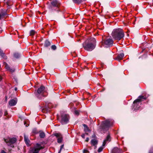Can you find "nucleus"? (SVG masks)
Segmentation results:
<instances>
[{"mask_svg":"<svg viewBox=\"0 0 153 153\" xmlns=\"http://www.w3.org/2000/svg\"><path fill=\"white\" fill-rule=\"evenodd\" d=\"M95 39L93 38L88 39L83 44V46L86 51H91L95 48Z\"/></svg>","mask_w":153,"mask_h":153,"instance_id":"1","label":"nucleus"},{"mask_svg":"<svg viewBox=\"0 0 153 153\" xmlns=\"http://www.w3.org/2000/svg\"><path fill=\"white\" fill-rule=\"evenodd\" d=\"M111 35L115 40L118 41L123 38L124 34L122 29L118 28L114 29L112 32Z\"/></svg>","mask_w":153,"mask_h":153,"instance_id":"2","label":"nucleus"},{"mask_svg":"<svg viewBox=\"0 0 153 153\" xmlns=\"http://www.w3.org/2000/svg\"><path fill=\"white\" fill-rule=\"evenodd\" d=\"M112 125V122L109 120L102 121L100 126V130L101 132L105 133Z\"/></svg>","mask_w":153,"mask_h":153,"instance_id":"3","label":"nucleus"},{"mask_svg":"<svg viewBox=\"0 0 153 153\" xmlns=\"http://www.w3.org/2000/svg\"><path fill=\"white\" fill-rule=\"evenodd\" d=\"M44 147L41 145L37 143L36 146L33 148H31L30 150V153H38L41 149H42Z\"/></svg>","mask_w":153,"mask_h":153,"instance_id":"4","label":"nucleus"},{"mask_svg":"<svg viewBox=\"0 0 153 153\" xmlns=\"http://www.w3.org/2000/svg\"><path fill=\"white\" fill-rule=\"evenodd\" d=\"M4 140L7 145L13 148L14 147L13 144L16 143L17 140L15 138H8L7 139L4 138Z\"/></svg>","mask_w":153,"mask_h":153,"instance_id":"5","label":"nucleus"},{"mask_svg":"<svg viewBox=\"0 0 153 153\" xmlns=\"http://www.w3.org/2000/svg\"><path fill=\"white\" fill-rule=\"evenodd\" d=\"M113 40L111 39H106L102 41V45L105 47L111 46L113 45Z\"/></svg>","mask_w":153,"mask_h":153,"instance_id":"6","label":"nucleus"},{"mask_svg":"<svg viewBox=\"0 0 153 153\" xmlns=\"http://www.w3.org/2000/svg\"><path fill=\"white\" fill-rule=\"evenodd\" d=\"M46 91L45 90V88L43 86H41L40 88H39L37 90V93L38 94H37V97H39V98L42 99V98H40L39 97V95H39L41 94L42 96L43 97H45L46 96V95L43 94H45Z\"/></svg>","mask_w":153,"mask_h":153,"instance_id":"7","label":"nucleus"},{"mask_svg":"<svg viewBox=\"0 0 153 153\" xmlns=\"http://www.w3.org/2000/svg\"><path fill=\"white\" fill-rule=\"evenodd\" d=\"M51 4L52 6L51 7L50 9L51 10H53L54 7H56V9L57 11L59 10L58 8L60 5V4L57 1L53 0L52 1Z\"/></svg>","mask_w":153,"mask_h":153,"instance_id":"8","label":"nucleus"},{"mask_svg":"<svg viewBox=\"0 0 153 153\" xmlns=\"http://www.w3.org/2000/svg\"><path fill=\"white\" fill-rule=\"evenodd\" d=\"M61 122L62 123H67L68 121L69 116L66 114H64L61 116Z\"/></svg>","mask_w":153,"mask_h":153,"instance_id":"9","label":"nucleus"},{"mask_svg":"<svg viewBox=\"0 0 153 153\" xmlns=\"http://www.w3.org/2000/svg\"><path fill=\"white\" fill-rule=\"evenodd\" d=\"M146 99V98L144 96H140L137 99L134 101L133 103L135 105H137V104L140 103V102L143 100V99L145 100Z\"/></svg>","mask_w":153,"mask_h":153,"instance_id":"10","label":"nucleus"},{"mask_svg":"<svg viewBox=\"0 0 153 153\" xmlns=\"http://www.w3.org/2000/svg\"><path fill=\"white\" fill-rule=\"evenodd\" d=\"M57 138V142L59 143H61L62 140V135L60 133H56L54 134Z\"/></svg>","mask_w":153,"mask_h":153,"instance_id":"11","label":"nucleus"},{"mask_svg":"<svg viewBox=\"0 0 153 153\" xmlns=\"http://www.w3.org/2000/svg\"><path fill=\"white\" fill-rule=\"evenodd\" d=\"M17 101L16 99L11 100L9 102V105L11 106H14L16 104Z\"/></svg>","mask_w":153,"mask_h":153,"instance_id":"12","label":"nucleus"},{"mask_svg":"<svg viewBox=\"0 0 153 153\" xmlns=\"http://www.w3.org/2000/svg\"><path fill=\"white\" fill-rule=\"evenodd\" d=\"M112 153H122L121 150L117 147L114 148L112 151Z\"/></svg>","mask_w":153,"mask_h":153,"instance_id":"13","label":"nucleus"},{"mask_svg":"<svg viewBox=\"0 0 153 153\" xmlns=\"http://www.w3.org/2000/svg\"><path fill=\"white\" fill-rule=\"evenodd\" d=\"M111 140V137L110 136V135L109 134H108L106 138V139H105L103 142V144H102V146H104L105 145L106 143L108 142H109Z\"/></svg>","mask_w":153,"mask_h":153,"instance_id":"14","label":"nucleus"},{"mask_svg":"<svg viewBox=\"0 0 153 153\" xmlns=\"http://www.w3.org/2000/svg\"><path fill=\"white\" fill-rule=\"evenodd\" d=\"M124 56V54L122 53L118 55L115 59L118 60H120L123 59Z\"/></svg>","mask_w":153,"mask_h":153,"instance_id":"15","label":"nucleus"},{"mask_svg":"<svg viewBox=\"0 0 153 153\" xmlns=\"http://www.w3.org/2000/svg\"><path fill=\"white\" fill-rule=\"evenodd\" d=\"M24 140L25 143L27 145H29L30 144V141L28 139V138L25 135L24 136Z\"/></svg>","mask_w":153,"mask_h":153,"instance_id":"16","label":"nucleus"},{"mask_svg":"<svg viewBox=\"0 0 153 153\" xmlns=\"http://www.w3.org/2000/svg\"><path fill=\"white\" fill-rule=\"evenodd\" d=\"M51 44V42L48 40H46L45 42L44 46L47 47L50 45Z\"/></svg>","mask_w":153,"mask_h":153,"instance_id":"17","label":"nucleus"},{"mask_svg":"<svg viewBox=\"0 0 153 153\" xmlns=\"http://www.w3.org/2000/svg\"><path fill=\"white\" fill-rule=\"evenodd\" d=\"M91 143L93 146H95L97 144V141L96 140L94 139L91 141Z\"/></svg>","mask_w":153,"mask_h":153,"instance_id":"18","label":"nucleus"},{"mask_svg":"<svg viewBox=\"0 0 153 153\" xmlns=\"http://www.w3.org/2000/svg\"><path fill=\"white\" fill-rule=\"evenodd\" d=\"M0 55L4 59H6L7 58V56L4 55V53L3 52V51L0 48Z\"/></svg>","mask_w":153,"mask_h":153,"instance_id":"19","label":"nucleus"},{"mask_svg":"<svg viewBox=\"0 0 153 153\" xmlns=\"http://www.w3.org/2000/svg\"><path fill=\"white\" fill-rule=\"evenodd\" d=\"M83 126L84 127V130L85 132H88L90 131L88 127L85 124H83Z\"/></svg>","mask_w":153,"mask_h":153,"instance_id":"20","label":"nucleus"},{"mask_svg":"<svg viewBox=\"0 0 153 153\" xmlns=\"http://www.w3.org/2000/svg\"><path fill=\"white\" fill-rule=\"evenodd\" d=\"M14 56L16 58H18L20 57V55L18 53H15L14 54Z\"/></svg>","mask_w":153,"mask_h":153,"instance_id":"21","label":"nucleus"},{"mask_svg":"<svg viewBox=\"0 0 153 153\" xmlns=\"http://www.w3.org/2000/svg\"><path fill=\"white\" fill-rule=\"evenodd\" d=\"M35 31L33 30H32L30 31V36H33L35 33Z\"/></svg>","mask_w":153,"mask_h":153,"instance_id":"22","label":"nucleus"},{"mask_svg":"<svg viewBox=\"0 0 153 153\" xmlns=\"http://www.w3.org/2000/svg\"><path fill=\"white\" fill-rule=\"evenodd\" d=\"M39 136L41 138H44L45 136V134L43 132L40 133L39 134Z\"/></svg>","mask_w":153,"mask_h":153,"instance_id":"23","label":"nucleus"},{"mask_svg":"<svg viewBox=\"0 0 153 153\" xmlns=\"http://www.w3.org/2000/svg\"><path fill=\"white\" fill-rule=\"evenodd\" d=\"M73 1L76 3H81L82 0H73Z\"/></svg>","mask_w":153,"mask_h":153,"instance_id":"24","label":"nucleus"},{"mask_svg":"<svg viewBox=\"0 0 153 153\" xmlns=\"http://www.w3.org/2000/svg\"><path fill=\"white\" fill-rule=\"evenodd\" d=\"M51 49L53 50H55L56 48V47L55 45H53L51 47Z\"/></svg>","mask_w":153,"mask_h":153,"instance_id":"25","label":"nucleus"},{"mask_svg":"<svg viewBox=\"0 0 153 153\" xmlns=\"http://www.w3.org/2000/svg\"><path fill=\"white\" fill-rule=\"evenodd\" d=\"M102 149H103L102 147H100L98 149V152H101L102 151Z\"/></svg>","mask_w":153,"mask_h":153,"instance_id":"26","label":"nucleus"},{"mask_svg":"<svg viewBox=\"0 0 153 153\" xmlns=\"http://www.w3.org/2000/svg\"><path fill=\"white\" fill-rule=\"evenodd\" d=\"M64 146V145L63 144L61 146L59 151V152L58 153H60V152L61 151V150L63 148Z\"/></svg>","mask_w":153,"mask_h":153,"instance_id":"27","label":"nucleus"},{"mask_svg":"<svg viewBox=\"0 0 153 153\" xmlns=\"http://www.w3.org/2000/svg\"><path fill=\"white\" fill-rule=\"evenodd\" d=\"M5 67L8 70V69H9L10 68L9 67L8 65L7 64H6L5 65Z\"/></svg>","mask_w":153,"mask_h":153,"instance_id":"28","label":"nucleus"},{"mask_svg":"<svg viewBox=\"0 0 153 153\" xmlns=\"http://www.w3.org/2000/svg\"><path fill=\"white\" fill-rule=\"evenodd\" d=\"M88 151L86 149H84L83 150V153H88Z\"/></svg>","mask_w":153,"mask_h":153,"instance_id":"29","label":"nucleus"},{"mask_svg":"<svg viewBox=\"0 0 153 153\" xmlns=\"http://www.w3.org/2000/svg\"><path fill=\"white\" fill-rule=\"evenodd\" d=\"M33 132L34 133L36 134L37 133V132H36V129H34L33 130Z\"/></svg>","mask_w":153,"mask_h":153,"instance_id":"30","label":"nucleus"},{"mask_svg":"<svg viewBox=\"0 0 153 153\" xmlns=\"http://www.w3.org/2000/svg\"><path fill=\"white\" fill-rule=\"evenodd\" d=\"M75 113L76 115H78L79 114V112L78 111H75Z\"/></svg>","mask_w":153,"mask_h":153,"instance_id":"31","label":"nucleus"},{"mask_svg":"<svg viewBox=\"0 0 153 153\" xmlns=\"http://www.w3.org/2000/svg\"><path fill=\"white\" fill-rule=\"evenodd\" d=\"M2 114L3 113L2 112V111L1 110H0V117H1Z\"/></svg>","mask_w":153,"mask_h":153,"instance_id":"32","label":"nucleus"},{"mask_svg":"<svg viewBox=\"0 0 153 153\" xmlns=\"http://www.w3.org/2000/svg\"><path fill=\"white\" fill-rule=\"evenodd\" d=\"M85 134H82L81 137L83 138H85Z\"/></svg>","mask_w":153,"mask_h":153,"instance_id":"33","label":"nucleus"},{"mask_svg":"<svg viewBox=\"0 0 153 153\" xmlns=\"http://www.w3.org/2000/svg\"><path fill=\"white\" fill-rule=\"evenodd\" d=\"M8 70H9L10 71V72H13L14 71L12 69H11L10 68V69H8Z\"/></svg>","mask_w":153,"mask_h":153,"instance_id":"34","label":"nucleus"},{"mask_svg":"<svg viewBox=\"0 0 153 153\" xmlns=\"http://www.w3.org/2000/svg\"><path fill=\"white\" fill-rule=\"evenodd\" d=\"M89 140V138H88V137H87V138H86V140H85V141H86V142H88V141Z\"/></svg>","mask_w":153,"mask_h":153,"instance_id":"35","label":"nucleus"},{"mask_svg":"<svg viewBox=\"0 0 153 153\" xmlns=\"http://www.w3.org/2000/svg\"><path fill=\"white\" fill-rule=\"evenodd\" d=\"M7 111H6L4 112V115L6 116L7 114Z\"/></svg>","mask_w":153,"mask_h":153,"instance_id":"36","label":"nucleus"},{"mask_svg":"<svg viewBox=\"0 0 153 153\" xmlns=\"http://www.w3.org/2000/svg\"><path fill=\"white\" fill-rule=\"evenodd\" d=\"M1 153H6L3 150H1Z\"/></svg>","mask_w":153,"mask_h":153,"instance_id":"37","label":"nucleus"},{"mask_svg":"<svg viewBox=\"0 0 153 153\" xmlns=\"http://www.w3.org/2000/svg\"><path fill=\"white\" fill-rule=\"evenodd\" d=\"M2 30L1 28H0V33H1Z\"/></svg>","mask_w":153,"mask_h":153,"instance_id":"38","label":"nucleus"},{"mask_svg":"<svg viewBox=\"0 0 153 153\" xmlns=\"http://www.w3.org/2000/svg\"><path fill=\"white\" fill-rule=\"evenodd\" d=\"M14 90H15V91H17V88H16V87H15V88H14Z\"/></svg>","mask_w":153,"mask_h":153,"instance_id":"39","label":"nucleus"},{"mask_svg":"<svg viewBox=\"0 0 153 153\" xmlns=\"http://www.w3.org/2000/svg\"><path fill=\"white\" fill-rule=\"evenodd\" d=\"M85 134H86V135H88V133H85Z\"/></svg>","mask_w":153,"mask_h":153,"instance_id":"40","label":"nucleus"},{"mask_svg":"<svg viewBox=\"0 0 153 153\" xmlns=\"http://www.w3.org/2000/svg\"><path fill=\"white\" fill-rule=\"evenodd\" d=\"M1 79H2V78H1L0 77V80H1Z\"/></svg>","mask_w":153,"mask_h":153,"instance_id":"41","label":"nucleus"},{"mask_svg":"<svg viewBox=\"0 0 153 153\" xmlns=\"http://www.w3.org/2000/svg\"><path fill=\"white\" fill-rule=\"evenodd\" d=\"M149 153H152V152H149Z\"/></svg>","mask_w":153,"mask_h":153,"instance_id":"42","label":"nucleus"},{"mask_svg":"<svg viewBox=\"0 0 153 153\" xmlns=\"http://www.w3.org/2000/svg\"><path fill=\"white\" fill-rule=\"evenodd\" d=\"M152 4H153V0H152Z\"/></svg>","mask_w":153,"mask_h":153,"instance_id":"43","label":"nucleus"}]
</instances>
